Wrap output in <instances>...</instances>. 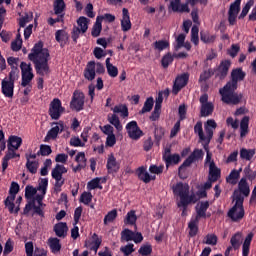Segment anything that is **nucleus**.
<instances>
[{"instance_id": "obj_51", "label": "nucleus", "mask_w": 256, "mask_h": 256, "mask_svg": "<svg viewBox=\"0 0 256 256\" xmlns=\"http://www.w3.org/2000/svg\"><path fill=\"white\" fill-rule=\"evenodd\" d=\"M175 60V56L172 55L170 52L168 54H165L163 57H162V60H161V66L163 68H168L172 63L173 61Z\"/></svg>"}, {"instance_id": "obj_58", "label": "nucleus", "mask_w": 256, "mask_h": 256, "mask_svg": "<svg viewBox=\"0 0 256 256\" xmlns=\"http://www.w3.org/2000/svg\"><path fill=\"white\" fill-rule=\"evenodd\" d=\"M153 252L152 245L147 244V245H142L140 246L138 253L140 256H149Z\"/></svg>"}, {"instance_id": "obj_47", "label": "nucleus", "mask_w": 256, "mask_h": 256, "mask_svg": "<svg viewBox=\"0 0 256 256\" xmlns=\"http://www.w3.org/2000/svg\"><path fill=\"white\" fill-rule=\"evenodd\" d=\"M53 153V150L49 145L41 144L40 149L37 152V156L41 157H49Z\"/></svg>"}, {"instance_id": "obj_31", "label": "nucleus", "mask_w": 256, "mask_h": 256, "mask_svg": "<svg viewBox=\"0 0 256 256\" xmlns=\"http://www.w3.org/2000/svg\"><path fill=\"white\" fill-rule=\"evenodd\" d=\"M250 116H244L240 120V137L244 138L249 133Z\"/></svg>"}, {"instance_id": "obj_42", "label": "nucleus", "mask_w": 256, "mask_h": 256, "mask_svg": "<svg viewBox=\"0 0 256 256\" xmlns=\"http://www.w3.org/2000/svg\"><path fill=\"white\" fill-rule=\"evenodd\" d=\"M112 111L114 113H121V116L123 118L129 117V110L127 105H124V104L115 105L114 108H112Z\"/></svg>"}, {"instance_id": "obj_54", "label": "nucleus", "mask_w": 256, "mask_h": 256, "mask_svg": "<svg viewBox=\"0 0 256 256\" xmlns=\"http://www.w3.org/2000/svg\"><path fill=\"white\" fill-rule=\"evenodd\" d=\"M241 239H242V234L240 232H237L232 236L230 243L234 248V250H238L240 248Z\"/></svg>"}, {"instance_id": "obj_52", "label": "nucleus", "mask_w": 256, "mask_h": 256, "mask_svg": "<svg viewBox=\"0 0 256 256\" xmlns=\"http://www.w3.org/2000/svg\"><path fill=\"white\" fill-rule=\"evenodd\" d=\"M108 121L115 127L117 131H122L123 127L121 125L119 117L116 114L108 116Z\"/></svg>"}, {"instance_id": "obj_10", "label": "nucleus", "mask_w": 256, "mask_h": 256, "mask_svg": "<svg viewBox=\"0 0 256 256\" xmlns=\"http://www.w3.org/2000/svg\"><path fill=\"white\" fill-rule=\"evenodd\" d=\"M20 71H22V83L21 86L23 88H25L26 86H28L31 81L34 78V74H33V68L31 63L27 64L26 62L22 61L20 63Z\"/></svg>"}, {"instance_id": "obj_22", "label": "nucleus", "mask_w": 256, "mask_h": 256, "mask_svg": "<svg viewBox=\"0 0 256 256\" xmlns=\"http://www.w3.org/2000/svg\"><path fill=\"white\" fill-rule=\"evenodd\" d=\"M231 67L230 60H222L218 69L216 70V77H219L220 80L225 79L228 76L229 69Z\"/></svg>"}, {"instance_id": "obj_1", "label": "nucleus", "mask_w": 256, "mask_h": 256, "mask_svg": "<svg viewBox=\"0 0 256 256\" xmlns=\"http://www.w3.org/2000/svg\"><path fill=\"white\" fill-rule=\"evenodd\" d=\"M44 44L39 41L31 49L32 53L28 54V59L35 64V69L38 75L44 77L50 73V67L48 64L50 53L48 48H43Z\"/></svg>"}, {"instance_id": "obj_56", "label": "nucleus", "mask_w": 256, "mask_h": 256, "mask_svg": "<svg viewBox=\"0 0 256 256\" xmlns=\"http://www.w3.org/2000/svg\"><path fill=\"white\" fill-rule=\"evenodd\" d=\"M242 179H245V181H253L256 179V171H252L250 165L246 166L244 169V177Z\"/></svg>"}, {"instance_id": "obj_5", "label": "nucleus", "mask_w": 256, "mask_h": 256, "mask_svg": "<svg viewBox=\"0 0 256 256\" xmlns=\"http://www.w3.org/2000/svg\"><path fill=\"white\" fill-rule=\"evenodd\" d=\"M68 169L61 164H56L55 167L52 169L51 176L52 179L55 180L53 193L58 195L62 191V186L65 185V179H63V174H67Z\"/></svg>"}, {"instance_id": "obj_48", "label": "nucleus", "mask_w": 256, "mask_h": 256, "mask_svg": "<svg viewBox=\"0 0 256 256\" xmlns=\"http://www.w3.org/2000/svg\"><path fill=\"white\" fill-rule=\"evenodd\" d=\"M137 217L135 210H130L127 212L126 217L124 218V223L126 225H136Z\"/></svg>"}, {"instance_id": "obj_41", "label": "nucleus", "mask_w": 256, "mask_h": 256, "mask_svg": "<svg viewBox=\"0 0 256 256\" xmlns=\"http://www.w3.org/2000/svg\"><path fill=\"white\" fill-rule=\"evenodd\" d=\"M138 179L146 184H148L152 180L151 175L146 172V169L144 167L138 168Z\"/></svg>"}, {"instance_id": "obj_40", "label": "nucleus", "mask_w": 256, "mask_h": 256, "mask_svg": "<svg viewBox=\"0 0 256 256\" xmlns=\"http://www.w3.org/2000/svg\"><path fill=\"white\" fill-rule=\"evenodd\" d=\"M154 107V98L148 97L147 100L144 103V106H142L141 110L139 111V115H143L147 112H151Z\"/></svg>"}, {"instance_id": "obj_50", "label": "nucleus", "mask_w": 256, "mask_h": 256, "mask_svg": "<svg viewBox=\"0 0 256 256\" xmlns=\"http://www.w3.org/2000/svg\"><path fill=\"white\" fill-rule=\"evenodd\" d=\"M117 217H118L117 209H112L104 217V219H103L104 225H107L108 223H112L113 221H115L117 219Z\"/></svg>"}, {"instance_id": "obj_39", "label": "nucleus", "mask_w": 256, "mask_h": 256, "mask_svg": "<svg viewBox=\"0 0 256 256\" xmlns=\"http://www.w3.org/2000/svg\"><path fill=\"white\" fill-rule=\"evenodd\" d=\"M48 246L53 254H56L61 250V243L58 238H49Z\"/></svg>"}, {"instance_id": "obj_28", "label": "nucleus", "mask_w": 256, "mask_h": 256, "mask_svg": "<svg viewBox=\"0 0 256 256\" xmlns=\"http://www.w3.org/2000/svg\"><path fill=\"white\" fill-rule=\"evenodd\" d=\"M209 177L211 182H216L221 177V170L216 166L213 160L209 165Z\"/></svg>"}, {"instance_id": "obj_38", "label": "nucleus", "mask_w": 256, "mask_h": 256, "mask_svg": "<svg viewBox=\"0 0 256 256\" xmlns=\"http://www.w3.org/2000/svg\"><path fill=\"white\" fill-rule=\"evenodd\" d=\"M214 112V104L209 103V104H201L200 108V116L201 117H208L212 115Z\"/></svg>"}, {"instance_id": "obj_64", "label": "nucleus", "mask_w": 256, "mask_h": 256, "mask_svg": "<svg viewBox=\"0 0 256 256\" xmlns=\"http://www.w3.org/2000/svg\"><path fill=\"white\" fill-rule=\"evenodd\" d=\"M26 168L31 174H36L38 169V163L35 161L28 160L26 162Z\"/></svg>"}, {"instance_id": "obj_27", "label": "nucleus", "mask_w": 256, "mask_h": 256, "mask_svg": "<svg viewBox=\"0 0 256 256\" xmlns=\"http://www.w3.org/2000/svg\"><path fill=\"white\" fill-rule=\"evenodd\" d=\"M23 143V140L19 136L11 135L7 139V148L9 149H14V150H19Z\"/></svg>"}, {"instance_id": "obj_13", "label": "nucleus", "mask_w": 256, "mask_h": 256, "mask_svg": "<svg viewBox=\"0 0 256 256\" xmlns=\"http://www.w3.org/2000/svg\"><path fill=\"white\" fill-rule=\"evenodd\" d=\"M126 131L128 137L134 141L140 140L141 137L144 135L143 131L141 130L139 125H137V122L134 120L127 123Z\"/></svg>"}, {"instance_id": "obj_43", "label": "nucleus", "mask_w": 256, "mask_h": 256, "mask_svg": "<svg viewBox=\"0 0 256 256\" xmlns=\"http://www.w3.org/2000/svg\"><path fill=\"white\" fill-rule=\"evenodd\" d=\"M106 71L112 78L118 77L119 70L116 66L110 63V58H106Z\"/></svg>"}, {"instance_id": "obj_18", "label": "nucleus", "mask_w": 256, "mask_h": 256, "mask_svg": "<svg viewBox=\"0 0 256 256\" xmlns=\"http://www.w3.org/2000/svg\"><path fill=\"white\" fill-rule=\"evenodd\" d=\"M17 149H12V148H7V151L5 152L4 157L2 158V172H6L8 166H9V161L14 158H20L21 155L20 153L16 152Z\"/></svg>"}, {"instance_id": "obj_7", "label": "nucleus", "mask_w": 256, "mask_h": 256, "mask_svg": "<svg viewBox=\"0 0 256 256\" xmlns=\"http://www.w3.org/2000/svg\"><path fill=\"white\" fill-rule=\"evenodd\" d=\"M198 0H186L185 4H181V0H170L169 8L176 13H190L189 5L194 7Z\"/></svg>"}, {"instance_id": "obj_63", "label": "nucleus", "mask_w": 256, "mask_h": 256, "mask_svg": "<svg viewBox=\"0 0 256 256\" xmlns=\"http://www.w3.org/2000/svg\"><path fill=\"white\" fill-rule=\"evenodd\" d=\"M120 251L124 254V256H130L135 251L134 244L128 243L127 245L122 246Z\"/></svg>"}, {"instance_id": "obj_37", "label": "nucleus", "mask_w": 256, "mask_h": 256, "mask_svg": "<svg viewBox=\"0 0 256 256\" xmlns=\"http://www.w3.org/2000/svg\"><path fill=\"white\" fill-rule=\"evenodd\" d=\"M256 151L254 149H245L242 148L239 151V157L242 160L251 161L252 158L255 156Z\"/></svg>"}, {"instance_id": "obj_19", "label": "nucleus", "mask_w": 256, "mask_h": 256, "mask_svg": "<svg viewBox=\"0 0 256 256\" xmlns=\"http://www.w3.org/2000/svg\"><path fill=\"white\" fill-rule=\"evenodd\" d=\"M1 91L5 98L12 99L14 96V83L8 82V78L5 77L1 82Z\"/></svg>"}, {"instance_id": "obj_55", "label": "nucleus", "mask_w": 256, "mask_h": 256, "mask_svg": "<svg viewBox=\"0 0 256 256\" xmlns=\"http://www.w3.org/2000/svg\"><path fill=\"white\" fill-rule=\"evenodd\" d=\"M68 39H69V35L64 29H60L55 32L56 42L62 43L63 41H66Z\"/></svg>"}, {"instance_id": "obj_57", "label": "nucleus", "mask_w": 256, "mask_h": 256, "mask_svg": "<svg viewBox=\"0 0 256 256\" xmlns=\"http://www.w3.org/2000/svg\"><path fill=\"white\" fill-rule=\"evenodd\" d=\"M199 32L200 29L198 26H193L191 30V41L194 43V45H199L200 38H199Z\"/></svg>"}, {"instance_id": "obj_30", "label": "nucleus", "mask_w": 256, "mask_h": 256, "mask_svg": "<svg viewBox=\"0 0 256 256\" xmlns=\"http://www.w3.org/2000/svg\"><path fill=\"white\" fill-rule=\"evenodd\" d=\"M238 89V82L230 81L226 82L223 88L220 89L219 93L222 94H229V93H235V91Z\"/></svg>"}, {"instance_id": "obj_29", "label": "nucleus", "mask_w": 256, "mask_h": 256, "mask_svg": "<svg viewBox=\"0 0 256 256\" xmlns=\"http://www.w3.org/2000/svg\"><path fill=\"white\" fill-rule=\"evenodd\" d=\"M238 191L244 195V197H249L251 193L250 185L246 181V178L240 179L238 182Z\"/></svg>"}, {"instance_id": "obj_2", "label": "nucleus", "mask_w": 256, "mask_h": 256, "mask_svg": "<svg viewBox=\"0 0 256 256\" xmlns=\"http://www.w3.org/2000/svg\"><path fill=\"white\" fill-rule=\"evenodd\" d=\"M174 196L180 198V201L177 202L178 208H183L182 217L188 215V207L192 203H196L199 199L195 194H190L189 184L177 183L173 186Z\"/></svg>"}, {"instance_id": "obj_23", "label": "nucleus", "mask_w": 256, "mask_h": 256, "mask_svg": "<svg viewBox=\"0 0 256 256\" xmlns=\"http://www.w3.org/2000/svg\"><path fill=\"white\" fill-rule=\"evenodd\" d=\"M84 77L88 81H93L96 77V62L91 60L87 63L86 68L84 70Z\"/></svg>"}, {"instance_id": "obj_24", "label": "nucleus", "mask_w": 256, "mask_h": 256, "mask_svg": "<svg viewBox=\"0 0 256 256\" xmlns=\"http://www.w3.org/2000/svg\"><path fill=\"white\" fill-rule=\"evenodd\" d=\"M122 14H123V18L121 20L122 31L128 32L131 30V27H132L129 10L127 8H123Z\"/></svg>"}, {"instance_id": "obj_62", "label": "nucleus", "mask_w": 256, "mask_h": 256, "mask_svg": "<svg viewBox=\"0 0 256 256\" xmlns=\"http://www.w3.org/2000/svg\"><path fill=\"white\" fill-rule=\"evenodd\" d=\"M93 200V194L91 192H84L80 195L79 201L84 203L85 205H90Z\"/></svg>"}, {"instance_id": "obj_35", "label": "nucleus", "mask_w": 256, "mask_h": 256, "mask_svg": "<svg viewBox=\"0 0 256 256\" xmlns=\"http://www.w3.org/2000/svg\"><path fill=\"white\" fill-rule=\"evenodd\" d=\"M216 40L215 35H211L207 30H201L200 31V41L202 43H205L206 45L214 43Z\"/></svg>"}, {"instance_id": "obj_17", "label": "nucleus", "mask_w": 256, "mask_h": 256, "mask_svg": "<svg viewBox=\"0 0 256 256\" xmlns=\"http://www.w3.org/2000/svg\"><path fill=\"white\" fill-rule=\"evenodd\" d=\"M222 96L221 101L226 103L227 105H238L243 98V94L233 93H224L220 94Z\"/></svg>"}, {"instance_id": "obj_8", "label": "nucleus", "mask_w": 256, "mask_h": 256, "mask_svg": "<svg viewBox=\"0 0 256 256\" xmlns=\"http://www.w3.org/2000/svg\"><path fill=\"white\" fill-rule=\"evenodd\" d=\"M241 2L242 0H235L230 4V8H228L227 12L228 25L234 26L237 24L238 15L241 11Z\"/></svg>"}, {"instance_id": "obj_59", "label": "nucleus", "mask_w": 256, "mask_h": 256, "mask_svg": "<svg viewBox=\"0 0 256 256\" xmlns=\"http://www.w3.org/2000/svg\"><path fill=\"white\" fill-rule=\"evenodd\" d=\"M41 194L46 195L48 189V178H42L39 181L38 187L36 188Z\"/></svg>"}, {"instance_id": "obj_25", "label": "nucleus", "mask_w": 256, "mask_h": 256, "mask_svg": "<svg viewBox=\"0 0 256 256\" xmlns=\"http://www.w3.org/2000/svg\"><path fill=\"white\" fill-rule=\"evenodd\" d=\"M68 225L66 222H59L54 225L53 231L56 236L60 238H65L68 233Z\"/></svg>"}, {"instance_id": "obj_16", "label": "nucleus", "mask_w": 256, "mask_h": 256, "mask_svg": "<svg viewBox=\"0 0 256 256\" xmlns=\"http://www.w3.org/2000/svg\"><path fill=\"white\" fill-rule=\"evenodd\" d=\"M52 125L56 126H54L48 131L46 137H44V142H48L51 139H57L59 133H62L65 130V125L61 121L59 123L53 122Z\"/></svg>"}, {"instance_id": "obj_44", "label": "nucleus", "mask_w": 256, "mask_h": 256, "mask_svg": "<svg viewBox=\"0 0 256 256\" xmlns=\"http://www.w3.org/2000/svg\"><path fill=\"white\" fill-rule=\"evenodd\" d=\"M89 22L90 19L85 16H80L77 20V24L80 27L79 29L82 30V33H86L89 29Z\"/></svg>"}, {"instance_id": "obj_45", "label": "nucleus", "mask_w": 256, "mask_h": 256, "mask_svg": "<svg viewBox=\"0 0 256 256\" xmlns=\"http://www.w3.org/2000/svg\"><path fill=\"white\" fill-rule=\"evenodd\" d=\"M101 177H96L92 179L90 182L87 184V189L88 191H94V189H103V186L101 185Z\"/></svg>"}, {"instance_id": "obj_34", "label": "nucleus", "mask_w": 256, "mask_h": 256, "mask_svg": "<svg viewBox=\"0 0 256 256\" xmlns=\"http://www.w3.org/2000/svg\"><path fill=\"white\" fill-rule=\"evenodd\" d=\"M103 17H97L96 23L94 26H92L91 30V36L94 38H97L99 35H101L103 26H102Z\"/></svg>"}, {"instance_id": "obj_12", "label": "nucleus", "mask_w": 256, "mask_h": 256, "mask_svg": "<svg viewBox=\"0 0 256 256\" xmlns=\"http://www.w3.org/2000/svg\"><path fill=\"white\" fill-rule=\"evenodd\" d=\"M65 111L59 98H54L49 106V115L52 120H59L61 114Z\"/></svg>"}, {"instance_id": "obj_11", "label": "nucleus", "mask_w": 256, "mask_h": 256, "mask_svg": "<svg viewBox=\"0 0 256 256\" xmlns=\"http://www.w3.org/2000/svg\"><path fill=\"white\" fill-rule=\"evenodd\" d=\"M85 105V95L81 91H74L72 100L70 103V109L72 111L80 112L84 110Z\"/></svg>"}, {"instance_id": "obj_60", "label": "nucleus", "mask_w": 256, "mask_h": 256, "mask_svg": "<svg viewBox=\"0 0 256 256\" xmlns=\"http://www.w3.org/2000/svg\"><path fill=\"white\" fill-rule=\"evenodd\" d=\"M37 191V188L32 185H27L25 188V198L31 200L36 195Z\"/></svg>"}, {"instance_id": "obj_32", "label": "nucleus", "mask_w": 256, "mask_h": 256, "mask_svg": "<svg viewBox=\"0 0 256 256\" xmlns=\"http://www.w3.org/2000/svg\"><path fill=\"white\" fill-rule=\"evenodd\" d=\"M199 223L200 220L197 218L191 219L188 223L190 237H195L199 233Z\"/></svg>"}, {"instance_id": "obj_61", "label": "nucleus", "mask_w": 256, "mask_h": 256, "mask_svg": "<svg viewBox=\"0 0 256 256\" xmlns=\"http://www.w3.org/2000/svg\"><path fill=\"white\" fill-rule=\"evenodd\" d=\"M214 74H215V70L213 69L204 70V72L200 74L199 81L206 82L209 78L213 77Z\"/></svg>"}, {"instance_id": "obj_33", "label": "nucleus", "mask_w": 256, "mask_h": 256, "mask_svg": "<svg viewBox=\"0 0 256 256\" xmlns=\"http://www.w3.org/2000/svg\"><path fill=\"white\" fill-rule=\"evenodd\" d=\"M254 234L250 232L244 242H243V250H242V256H249L250 255V247L253 240Z\"/></svg>"}, {"instance_id": "obj_14", "label": "nucleus", "mask_w": 256, "mask_h": 256, "mask_svg": "<svg viewBox=\"0 0 256 256\" xmlns=\"http://www.w3.org/2000/svg\"><path fill=\"white\" fill-rule=\"evenodd\" d=\"M162 158L165 162L166 168L174 167L181 162V156L177 153L171 154V150L169 148L165 149Z\"/></svg>"}, {"instance_id": "obj_36", "label": "nucleus", "mask_w": 256, "mask_h": 256, "mask_svg": "<svg viewBox=\"0 0 256 256\" xmlns=\"http://www.w3.org/2000/svg\"><path fill=\"white\" fill-rule=\"evenodd\" d=\"M246 76V73L243 72L242 68H236L231 72V81L238 83L243 81Z\"/></svg>"}, {"instance_id": "obj_21", "label": "nucleus", "mask_w": 256, "mask_h": 256, "mask_svg": "<svg viewBox=\"0 0 256 256\" xmlns=\"http://www.w3.org/2000/svg\"><path fill=\"white\" fill-rule=\"evenodd\" d=\"M102 238L98 236L96 233L92 234L91 240L85 241V247L89 248L91 251H95L97 253L99 247L102 245Z\"/></svg>"}, {"instance_id": "obj_6", "label": "nucleus", "mask_w": 256, "mask_h": 256, "mask_svg": "<svg viewBox=\"0 0 256 256\" xmlns=\"http://www.w3.org/2000/svg\"><path fill=\"white\" fill-rule=\"evenodd\" d=\"M204 156H205V153L203 150L201 149L193 150V152L190 153V155L186 158V160H184L182 165L178 167V176H180L181 179H184L185 178L184 169L187 167H191V165L196 161L203 160Z\"/></svg>"}, {"instance_id": "obj_26", "label": "nucleus", "mask_w": 256, "mask_h": 256, "mask_svg": "<svg viewBox=\"0 0 256 256\" xmlns=\"http://www.w3.org/2000/svg\"><path fill=\"white\" fill-rule=\"evenodd\" d=\"M161 109V91H158V96L156 99V104L154 105V110L151 113V116H149V119L151 122H156L158 121L159 117H160V111Z\"/></svg>"}, {"instance_id": "obj_20", "label": "nucleus", "mask_w": 256, "mask_h": 256, "mask_svg": "<svg viewBox=\"0 0 256 256\" xmlns=\"http://www.w3.org/2000/svg\"><path fill=\"white\" fill-rule=\"evenodd\" d=\"M210 204L208 201H200L197 206H195L196 209V218L197 220H200L201 218H209L211 217V214H206L207 210L209 208Z\"/></svg>"}, {"instance_id": "obj_46", "label": "nucleus", "mask_w": 256, "mask_h": 256, "mask_svg": "<svg viewBox=\"0 0 256 256\" xmlns=\"http://www.w3.org/2000/svg\"><path fill=\"white\" fill-rule=\"evenodd\" d=\"M106 169H108L109 172L110 171L117 172V170L119 169L117 160L115 156H113L112 154L109 156L108 162H106Z\"/></svg>"}, {"instance_id": "obj_3", "label": "nucleus", "mask_w": 256, "mask_h": 256, "mask_svg": "<svg viewBox=\"0 0 256 256\" xmlns=\"http://www.w3.org/2000/svg\"><path fill=\"white\" fill-rule=\"evenodd\" d=\"M217 128V123L215 120L210 119L205 124V133L203 131V123L202 121H198L194 127V132L199 137V142L204 147L205 151L208 152V145L211 144L212 139L214 137V129Z\"/></svg>"}, {"instance_id": "obj_49", "label": "nucleus", "mask_w": 256, "mask_h": 256, "mask_svg": "<svg viewBox=\"0 0 256 256\" xmlns=\"http://www.w3.org/2000/svg\"><path fill=\"white\" fill-rule=\"evenodd\" d=\"M66 9V3L63 0H55L54 1V14L60 15Z\"/></svg>"}, {"instance_id": "obj_9", "label": "nucleus", "mask_w": 256, "mask_h": 256, "mask_svg": "<svg viewBox=\"0 0 256 256\" xmlns=\"http://www.w3.org/2000/svg\"><path fill=\"white\" fill-rule=\"evenodd\" d=\"M19 191H20V185L16 182H12L10 186V190L8 191V194L10 195H8L4 200V205L7 208L9 213L13 212V208L15 207V204L13 203V201L15 200V197L17 196Z\"/></svg>"}, {"instance_id": "obj_4", "label": "nucleus", "mask_w": 256, "mask_h": 256, "mask_svg": "<svg viewBox=\"0 0 256 256\" xmlns=\"http://www.w3.org/2000/svg\"><path fill=\"white\" fill-rule=\"evenodd\" d=\"M234 206L228 210L227 217L232 220L233 223H239L245 216L244 210V197L237 192H234Z\"/></svg>"}, {"instance_id": "obj_53", "label": "nucleus", "mask_w": 256, "mask_h": 256, "mask_svg": "<svg viewBox=\"0 0 256 256\" xmlns=\"http://www.w3.org/2000/svg\"><path fill=\"white\" fill-rule=\"evenodd\" d=\"M134 234H135V232H133V231L130 230L129 228H125V229L121 232V240H122V241H125V242L133 241V239H134Z\"/></svg>"}, {"instance_id": "obj_15", "label": "nucleus", "mask_w": 256, "mask_h": 256, "mask_svg": "<svg viewBox=\"0 0 256 256\" xmlns=\"http://www.w3.org/2000/svg\"><path fill=\"white\" fill-rule=\"evenodd\" d=\"M189 79H190L189 73H183L181 75H178L174 82L173 93L177 95L181 91V89H183L188 85Z\"/></svg>"}]
</instances>
